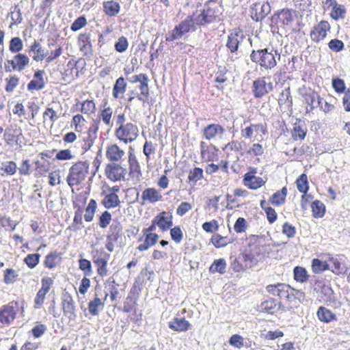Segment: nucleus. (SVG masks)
<instances>
[{"mask_svg":"<svg viewBox=\"0 0 350 350\" xmlns=\"http://www.w3.org/2000/svg\"><path fill=\"white\" fill-rule=\"evenodd\" d=\"M252 62L258 64L265 69H271L277 64V59H280V54L273 49L266 48L261 50L253 51L250 55Z\"/></svg>","mask_w":350,"mask_h":350,"instance_id":"1","label":"nucleus"},{"mask_svg":"<svg viewBox=\"0 0 350 350\" xmlns=\"http://www.w3.org/2000/svg\"><path fill=\"white\" fill-rule=\"evenodd\" d=\"M89 165L87 162H78L74 164L69 170L66 180L68 185L72 187L83 182L88 173Z\"/></svg>","mask_w":350,"mask_h":350,"instance_id":"2","label":"nucleus"},{"mask_svg":"<svg viewBox=\"0 0 350 350\" xmlns=\"http://www.w3.org/2000/svg\"><path fill=\"white\" fill-rule=\"evenodd\" d=\"M138 132V128L135 124L128 122L121 127H118L115 131V135L119 140L129 144L137 139Z\"/></svg>","mask_w":350,"mask_h":350,"instance_id":"3","label":"nucleus"},{"mask_svg":"<svg viewBox=\"0 0 350 350\" xmlns=\"http://www.w3.org/2000/svg\"><path fill=\"white\" fill-rule=\"evenodd\" d=\"M267 291L272 295L278 296L280 299H285L288 301L293 300V295L291 293V291H293V288L286 284L278 283L277 284L268 285Z\"/></svg>","mask_w":350,"mask_h":350,"instance_id":"4","label":"nucleus"},{"mask_svg":"<svg viewBox=\"0 0 350 350\" xmlns=\"http://www.w3.org/2000/svg\"><path fill=\"white\" fill-rule=\"evenodd\" d=\"M242 135L246 139L255 137L257 141L263 139V135L267 133L265 124H251L249 126L241 131Z\"/></svg>","mask_w":350,"mask_h":350,"instance_id":"5","label":"nucleus"},{"mask_svg":"<svg viewBox=\"0 0 350 350\" xmlns=\"http://www.w3.org/2000/svg\"><path fill=\"white\" fill-rule=\"evenodd\" d=\"M191 30H195V24L191 16H189L175 27L172 31L171 37L167 38V40H178L182 38L184 34Z\"/></svg>","mask_w":350,"mask_h":350,"instance_id":"6","label":"nucleus"},{"mask_svg":"<svg viewBox=\"0 0 350 350\" xmlns=\"http://www.w3.org/2000/svg\"><path fill=\"white\" fill-rule=\"evenodd\" d=\"M18 306L16 302H10L2 306L0 309V322L3 324H10L16 317Z\"/></svg>","mask_w":350,"mask_h":350,"instance_id":"7","label":"nucleus"},{"mask_svg":"<svg viewBox=\"0 0 350 350\" xmlns=\"http://www.w3.org/2000/svg\"><path fill=\"white\" fill-rule=\"evenodd\" d=\"M126 170L119 164L109 163L105 168V174L111 181L124 180Z\"/></svg>","mask_w":350,"mask_h":350,"instance_id":"8","label":"nucleus"},{"mask_svg":"<svg viewBox=\"0 0 350 350\" xmlns=\"http://www.w3.org/2000/svg\"><path fill=\"white\" fill-rule=\"evenodd\" d=\"M273 90V83H267L265 77H260L254 81L252 92L255 98H261Z\"/></svg>","mask_w":350,"mask_h":350,"instance_id":"9","label":"nucleus"},{"mask_svg":"<svg viewBox=\"0 0 350 350\" xmlns=\"http://www.w3.org/2000/svg\"><path fill=\"white\" fill-rule=\"evenodd\" d=\"M96 254H93V262L97 267L98 273L100 276H105L107 274V260L109 258V254L103 250L94 252Z\"/></svg>","mask_w":350,"mask_h":350,"instance_id":"10","label":"nucleus"},{"mask_svg":"<svg viewBox=\"0 0 350 350\" xmlns=\"http://www.w3.org/2000/svg\"><path fill=\"white\" fill-rule=\"evenodd\" d=\"M329 23L325 21H321L317 25H315L313 29L311 31V40L313 42H319L326 38L327 32H329Z\"/></svg>","mask_w":350,"mask_h":350,"instance_id":"11","label":"nucleus"},{"mask_svg":"<svg viewBox=\"0 0 350 350\" xmlns=\"http://www.w3.org/2000/svg\"><path fill=\"white\" fill-rule=\"evenodd\" d=\"M224 133L225 129L219 124H211L203 129V137L209 141L220 139Z\"/></svg>","mask_w":350,"mask_h":350,"instance_id":"12","label":"nucleus"},{"mask_svg":"<svg viewBox=\"0 0 350 350\" xmlns=\"http://www.w3.org/2000/svg\"><path fill=\"white\" fill-rule=\"evenodd\" d=\"M191 18L195 25H202L213 21L215 18L214 11L208 6H206L202 10L200 11V12H196L194 13L191 16Z\"/></svg>","mask_w":350,"mask_h":350,"instance_id":"13","label":"nucleus"},{"mask_svg":"<svg viewBox=\"0 0 350 350\" xmlns=\"http://www.w3.org/2000/svg\"><path fill=\"white\" fill-rule=\"evenodd\" d=\"M254 265L251 254H242L235 258L231 264V268L236 272H240L251 268Z\"/></svg>","mask_w":350,"mask_h":350,"instance_id":"14","label":"nucleus"},{"mask_svg":"<svg viewBox=\"0 0 350 350\" xmlns=\"http://www.w3.org/2000/svg\"><path fill=\"white\" fill-rule=\"evenodd\" d=\"M292 307L284 306L281 304H278L277 301L273 298L268 299L258 306V310L261 312H268L273 314L278 309H281L284 311L288 310Z\"/></svg>","mask_w":350,"mask_h":350,"instance_id":"15","label":"nucleus"},{"mask_svg":"<svg viewBox=\"0 0 350 350\" xmlns=\"http://www.w3.org/2000/svg\"><path fill=\"white\" fill-rule=\"evenodd\" d=\"M271 12V5L268 2L263 3H256L254 4L251 10V15L256 21L264 19Z\"/></svg>","mask_w":350,"mask_h":350,"instance_id":"16","label":"nucleus"},{"mask_svg":"<svg viewBox=\"0 0 350 350\" xmlns=\"http://www.w3.org/2000/svg\"><path fill=\"white\" fill-rule=\"evenodd\" d=\"M154 223L162 231H167L173 225L172 215L163 211L154 217Z\"/></svg>","mask_w":350,"mask_h":350,"instance_id":"17","label":"nucleus"},{"mask_svg":"<svg viewBox=\"0 0 350 350\" xmlns=\"http://www.w3.org/2000/svg\"><path fill=\"white\" fill-rule=\"evenodd\" d=\"M99 122H94L89 128L87 137L83 139V144H82V149L84 151H88L91 148L96 138V133L98 130Z\"/></svg>","mask_w":350,"mask_h":350,"instance_id":"18","label":"nucleus"},{"mask_svg":"<svg viewBox=\"0 0 350 350\" xmlns=\"http://www.w3.org/2000/svg\"><path fill=\"white\" fill-rule=\"evenodd\" d=\"M244 185L250 189H257L264 185L266 183L262 178L256 176L251 172H247L244 175Z\"/></svg>","mask_w":350,"mask_h":350,"instance_id":"19","label":"nucleus"},{"mask_svg":"<svg viewBox=\"0 0 350 350\" xmlns=\"http://www.w3.org/2000/svg\"><path fill=\"white\" fill-rule=\"evenodd\" d=\"M29 62V58L24 54L18 53L7 63L12 66V70L22 71Z\"/></svg>","mask_w":350,"mask_h":350,"instance_id":"20","label":"nucleus"},{"mask_svg":"<svg viewBox=\"0 0 350 350\" xmlns=\"http://www.w3.org/2000/svg\"><path fill=\"white\" fill-rule=\"evenodd\" d=\"M44 70H39L34 73L33 79L27 84L29 91L40 90L44 88Z\"/></svg>","mask_w":350,"mask_h":350,"instance_id":"21","label":"nucleus"},{"mask_svg":"<svg viewBox=\"0 0 350 350\" xmlns=\"http://www.w3.org/2000/svg\"><path fill=\"white\" fill-rule=\"evenodd\" d=\"M243 35L240 31L232 32L228 36L226 46L234 53L237 51L240 42L243 40Z\"/></svg>","mask_w":350,"mask_h":350,"instance_id":"22","label":"nucleus"},{"mask_svg":"<svg viewBox=\"0 0 350 350\" xmlns=\"http://www.w3.org/2000/svg\"><path fill=\"white\" fill-rule=\"evenodd\" d=\"M306 103L310 106L311 110L320 107L321 103L323 100V98L315 91L309 90L304 94Z\"/></svg>","mask_w":350,"mask_h":350,"instance_id":"23","label":"nucleus"},{"mask_svg":"<svg viewBox=\"0 0 350 350\" xmlns=\"http://www.w3.org/2000/svg\"><path fill=\"white\" fill-rule=\"evenodd\" d=\"M190 325L183 317H176L169 322V327L176 332H185L190 328Z\"/></svg>","mask_w":350,"mask_h":350,"instance_id":"24","label":"nucleus"},{"mask_svg":"<svg viewBox=\"0 0 350 350\" xmlns=\"http://www.w3.org/2000/svg\"><path fill=\"white\" fill-rule=\"evenodd\" d=\"M124 152L117 144H111L107 148L106 157L111 161H118L124 155Z\"/></svg>","mask_w":350,"mask_h":350,"instance_id":"25","label":"nucleus"},{"mask_svg":"<svg viewBox=\"0 0 350 350\" xmlns=\"http://www.w3.org/2000/svg\"><path fill=\"white\" fill-rule=\"evenodd\" d=\"M161 198V194L154 188H147L143 191L142 194V199L144 201H148L152 204L156 203Z\"/></svg>","mask_w":350,"mask_h":350,"instance_id":"26","label":"nucleus"},{"mask_svg":"<svg viewBox=\"0 0 350 350\" xmlns=\"http://www.w3.org/2000/svg\"><path fill=\"white\" fill-rule=\"evenodd\" d=\"M62 308L64 315L69 319L72 320L76 317L75 306L74 305V301L71 297H68L64 299L62 301Z\"/></svg>","mask_w":350,"mask_h":350,"instance_id":"27","label":"nucleus"},{"mask_svg":"<svg viewBox=\"0 0 350 350\" xmlns=\"http://www.w3.org/2000/svg\"><path fill=\"white\" fill-rule=\"evenodd\" d=\"M345 257L342 255H336L335 256H330L329 261L333 264L332 271L333 273L339 275L344 272L345 269L342 266Z\"/></svg>","mask_w":350,"mask_h":350,"instance_id":"28","label":"nucleus"},{"mask_svg":"<svg viewBox=\"0 0 350 350\" xmlns=\"http://www.w3.org/2000/svg\"><path fill=\"white\" fill-rule=\"evenodd\" d=\"M317 314L321 321L326 323H330L336 319L335 314L323 306L319 308Z\"/></svg>","mask_w":350,"mask_h":350,"instance_id":"29","label":"nucleus"},{"mask_svg":"<svg viewBox=\"0 0 350 350\" xmlns=\"http://www.w3.org/2000/svg\"><path fill=\"white\" fill-rule=\"evenodd\" d=\"M102 204L106 208L110 209L120 206V201L116 193H111L104 197Z\"/></svg>","mask_w":350,"mask_h":350,"instance_id":"30","label":"nucleus"},{"mask_svg":"<svg viewBox=\"0 0 350 350\" xmlns=\"http://www.w3.org/2000/svg\"><path fill=\"white\" fill-rule=\"evenodd\" d=\"M120 10V5L118 2L108 1L103 3V11L109 16H116Z\"/></svg>","mask_w":350,"mask_h":350,"instance_id":"31","label":"nucleus"},{"mask_svg":"<svg viewBox=\"0 0 350 350\" xmlns=\"http://www.w3.org/2000/svg\"><path fill=\"white\" fill-rule=\"evenodd\" d=\"M33 52L36 53L34 56H33V60L36 62L42 61L44 57H46L48 55V53L45 51V50L41 46L39 42L35 41L33 44L31 46L29 53Z\"/></svg>","mask_w":350,"mask_h":350,"instance_id":"32","label":"nucleus"},{"mask_svg":"<svg viewBox=\"0 0 350 350\" xmlns=\"http://www.w3.org/2000/svg\"><path fill=\"white\" fill-rule=\"evenodd\" d=\"M286 195L287 189L286 187H284L280 191L274 193L271 196L269 201L273 205L280 206L285 202Z\"/></svg>","mask_w":350,"mask_h":350,"instance_id":"33","label":"nucleus"},{"mask_svg":"<svg viewBox=\"0 0 350 350\" xmlns=\"http://www.w3.org/2000/svg\"><path fill=\"white\" fill-rule=\"evenodd\" d=\"M201 155L204 160L211 161L214 157V151L216 148L213 145H207L205 142L200 143Z\"/></svg>","mask_w":350,"mask_h":350,"instance_id":"34","label":"nucleus"},{"mask_svg":"<svg viewBox=\"0 0 350 350\" xmlns=\"http://www.w3.org/2000/svg\"><path fill=\"white\" fill-rule=\"evenodd\" d=\"M130 174L135 176L137 180H140L142 177V172L139 164L135 157L133 154H130L129 158Z\"/></svg>","mask_w":350,"mask_h":350,"instance_id":"35","label":"nucleus"},{"mask_svg":"<svg viewBox=\"0 0 350 350\" xmlns=\"http://www.w3.org/2000/svg\"><path fill=\"white\" fill-rule=\"evenodd\" d=\"M126 83L123 77H119L115 83L113 88V96L118 98L121 94H123L126 90Z\"/></svg>","mask_w":350,"mask_h":350,"instance_id":"36","label":"nucleus"},{"mask_svg":"<svg viewBox=\"0 0 350 350\" xmlns=\"http://www.w3.org/2000/svg\"><path fill=\"white\" fill-rule=\"evenodd\" d=\"M226 262L224 258L215 260L209 268L211 273H219L223 274L226 272Z\"/></svg>","mask_w":350,"mask_h":350,"instance_id":"37","label":"nucleus"},{"mask_svg":"<svg viewBox=\"0 0 350 350\" xmlns=\"http://www.w3.org/2000/svg\"><path fill=\"white\" fill-rule=\"evenodd\" d=\"M312 215L314 217H322L325 212L324 204L319 200H314L311 204Z\"/></svg>","mask_w":350,"mask_h":350,"instance_id":"38","label":"nucleus"},{"mask_svg":"<svg viewBox=\"0 0 350 350\" xmlns=\"http://www.w3.org/2000/svg\"><path fill=\"white\" fill-rule=\"evenodd\" d=\"M306 132L307 129L305 126L295 124L292 131V137L295 140H303L306 135Z\"/></svg>","mask_w":350,"mask_h":350,"instance_id":"39","label":"nucleus"},{"mask_svg":"<svg viewBox=\"0 0 350 350\" xmlns=\"http://www.w3.org/2000/svg\"><path fill=\"white\" fill-rule=\"evenodd\" d=\"M112 114H113L112 108L110 107L109 106L105 107L104 109L103 110H101L99 113V118H100V120H101L103 121V122L106 126H109L111 125V119L112 117Z\"/></svg>","mask_w":350,"mask_h":350,"instance_id":"40","label":"nucleus"},{"mask_svg":"<svg viewBox=\"0 0 350 350\" xmlns=\"http://www.w3.org/2000/svg\"><path fill=\"white\" fill-rule=\"evenodd\" d=\"M294 279L299 282L304 283L308 279V275L305 268L301 267H295L293 270Z\"/></svg>","mask_w":350,"mask_h":350,"instance_id":"41","label":"nucleus"},{"mask_svg":"<svg viewBox=\"0 0 350 350\" xmlns=\"http://www.w3.org/2000/svg\"><path fill=\"white\" fill-rule=\"evenodd\" d=\"M312 269L313 272L317 273L329 269V265L325 261L314 258L312 261Z\"/></svg>","mask_w":350,"mask_h":350,"instance_id":"42","label":"nucleus"},{"mask_svg":"<svg viewBox=\"0 0 350 350\" xmlns=\"http://www.w3.org/2000/svg\"><path fill=\"white\" fill-rule=\"evenodd\" d=\"M97 208V204L96 202L92 199L90 200L88 205L85 208V213L84 215L85 220L86 221H92L94 218V213L96 212Z\"/></svg>","mask_w":350,"mask_h":350,"instance_id":"43","label":"nucleus"},{"mask_svg":"<svg viewBox=\"0 0 350 350\" xmlns=\"http://www.w3.org/2000/svg\"><path fill=\"white\" fill-rule=\"evenodd\" d=\"M297 189L304 194H306L308 190V182L307 176L302 174L296 180Z\"/></svg>","mask_w":350,"mask_h":350,"instance_id":"44","label":"nucleus"},{"mask_svg":"<svg viewBox=\"0 0 350 350\" xmlns=\"http://www.w3.org/2000/svg\"><path fill=\"white\" fill-rule=\"evenodd\" d=\"M211 243L216 247H225L230 243L229 239L227 237H223L219 234L213 235L211 238Z\"/></svg>","mask_w":350,"mask_h":350,"instance_id":"45","label":"nucleus"},{"mask_svg":"<svg viewBox=\"0 0 350 350\" xmlns=\"http://www.w3.org/2000/svg\"><path fill=\"white\" fill-rule=\"evenodd\" d=\"M203 178V170L200 167H195L191 170L188 176L189 182L195 185L198 180Z\"/></svg>","mask_w":350,"mask_h":350,"instance_id":"46","label":"nucleus"},{"mask_svg":"<svg viewBox=\"0 0 350 350\" xmlns=\"http://www.w3.org/2000/svg\"><path fill=\"white\" fill-rule=\"evenodd\" d=\"M345 13L346 10L344 5L337 3L332 8V10L330 14L332 18L338 20L340 18H345Z\"/></svg>","mask_w":350,"mask_h":350,"instance_id":"47","label":"nucleus"},{"mask_svg":"<svg viewBox=\"0 0 350 350\" xmlns=\"http://www.w3.org/2000/svg\"><path fill=\"white\" fill-rule=\"evenodd\" d=\"M23 42L18 37H14L10 41L9 49L13 53L21 51L23 49Z\"/></svg>","mask_w":350,"mask_h":350,"instance_id":"48","label":"nucleus"},{"mask_svg":"<svg viewBox=\"0 0 350 350\" xmlns=\"http://www.w3.org/2000/svg\"><path fill=\"white\" fill-rule=\"evenodd\" d=\"M103 305V303L102 302L101 299L96 297L92 301H91L88 304V310L90 313L93 315L96 316L98 314V308L102 306Z\"/></svg>","mask_w":350,"mask_h":350,"instance_id":"49","label":"nucleus"},{"mask_svg":"<svg viewBox=\"0 0 350 350\" xmlns=\"http://www.w3.org/2000/svg\"><path fill=\"white\" fill-rule=\"evenodd\" d=\"M96 105L92 100H86L81 103V111L85 114L94 113Z\"/></svg>","mask_w":350,"mask_h":350,"instance_id":"50","label":"nucleus"},{"mask_svg":"<svg viewBox=\"0 0 350 350\" xmlns=\"http://www.w3.org/2000/svg\"><path fill=\"white\" fill-rule=\"evenodd\" d=\"M40 255L39 254H28L24 259V262L28 267L33 269L39 262Z\"/></svg>","mask_w":350,"mask_h":350,"instance_id":"51","label":"nucleus"},{"mask_svg":"<svg viewBox=\"0 0 350 350\" xmlns=\"http://www.w3.org/2000/svg\"><path fill=\"white\" fill-rule=\"evenodd\" d=\"M0 168L8 175H13L16 172V164L14 161H5L1 163Z\"/></svg>","mask_w":350,"mask_h":350,"instance_id":"52","label":"nucleus"},{"mask_svg":"<svg viewBox=\"0 0 350 350\" xmlns=\"http://www.w3.org/2000/svg\"><path fill=\"white\" fill-rule=\"evenodd\" d=\"M46 116H49V120L51 121V126L52 127L54 122L57 120L59 118V116L57 115V113L56 111H55L52 107H48L44 112L43 113V118L44 122L46 121Z\"/></svg>","mask_w":350,"mask_h":350,"instance_id":"53","label":"nucleus"},{"mask_svg":"<svg viewBox=\"0 0 350 350\" xmlns=\"http://www.w3.org/2000/svg\"><path fill=\"white\" fill-rule=\"evenodd\" d=\"M79 268L84 272L85 275L90 276L92 273L90 261L87 259H81L79 260Z\"/></svg>","mask_w":350,"mask_h":350,"instance_id":"54","label":"nucleus"},{"mask_svg":"<svg viewBox=\"0 0 350 350\" xmlns=\"http://www.w3.org/2000/svg\"><path fill=\"white\" fill-rule=\"evenodd\" d=\"M57 255L56 253H50L45 257L44 265L49 269H53L57 265Z\"/></svg>","mask_w":350,"mask_h":350,"instance_id":"55","label":"nucleus"},{"mask_svg":"<svg viewBox=\"0 0 350 350\" xmlns=\"http://www.w3.org/2000/svg\"><path fill=\"white\" fill-rule=\"evenodd\" d=\"M247 222L243 217H239L234 226V231L237 233L245 232L247 229Z\"/></svg>","mask_w":350,"mask_h":350,"instance_id":"56","label":"nucleus"},{"mask_svg":"<svg viewBox=\"0 0 350 350\" xmlns=\"http://www.w3.org/2000/svg\"><path fill=\"white\" fill-rule=\"evenodd\" d=\"M17 276L18 274L15 270L12 269H7L4 272V282L8 284H12L15 281Z\"/></svg>","mask_w":350,"mask_h":350,"instance_id":"57","label":"nucleus"},{"mask_svg":"<svg viewBox=\"0 0 350 350\" xmlns=\"http://www.w3.org/2000/svg\"><path fill=\"white\" fill-rule=\"evenodd\" d=\"M111 234H109L110 239H117L120 237L122 234V227L119 224H112L110 226Z\"/></svg>","mask_w":350,"mask_h":350,"instance_id":"58","label":"nucleus"},{"mask_svg":"<svg viewBox=\"0 0 350 350\" xmlns=\"http://www.w3.org/2000/svg\"><path fill=\"white\" fill-rule=\"evenodd\" d=\"M202 229L206 232H213L219 228L218 222L213 219L211 221H206L202 224Z\"/></svg>","mask_w":350,"mask_h":350,"instance_id":"59","label":"nucleus"},{"mask_svg":"<svg viewBox=\"0 0 350 350\" xmlns=\"http://www.w3.org/2000/svg\"><path fill=\"white\" fill-rule=\"evenodd\" d=\"M111 220V215L109 212L105 211L99 218V226L102 228H105Z\"/></svg>","mask_w":350,"mask_h":350,"instance_id":"60","label":"nucleus"},{"mask_svg":"<svg viewBox=\"0 0 350 350\" xmlns=\"http://www.w3.org/2000/svg\"><path fill=\"white\" fill-rule=\"evenodd\" d=\"M7 84L5 90L8 92H12L18 84L19 79L16 76H12L10 79H6Z\"/></svg>","mask_w":350,"mask_h":350,"instance_id":"61","label":"nucleus"},{"mask_svg":"<svg viewBox=\"0 0 350 350\" xmlns=\"http://www.w3.org/2000/svg\"><path fill=\"white\" fill-rule=\"evenodd\" d=\"M242 150L241 142L233 140L229 143H228L225 147L224 148V150H230L234 152H239Z\"/></svg>","mask_w":350,"mask_h":350,"instance_id":"62","label":"nucleus"},{"mask_svg":"<svg viewBox=\"0 0 350 350\" xmlns=\"http://www.w3.org/2000/svg\"><path fill=\"white\" fill-rule=\"evenodd\" d=\"M128 48V41L124 36L120 37L115 44V49L118 52L122 53Z\"/></svg>","mask_w":350,"mask_h":350,"instance_id":"63","label":"nucleus"},{"mask_svg":"<svg viewBox=\"0 0 350 350\" xmlns=\"http://www.w3.org/2000/svg\"><path fill=\"white\" fill-rule=\"evenodd\" d=\"M192 209V205L187 202H183L176 208V214L179 216H183L188 211Z\"/></svg>","mask_w":350,"mask_h":350,"instance_id":"64","label":"nucleus"}]
</instances>
